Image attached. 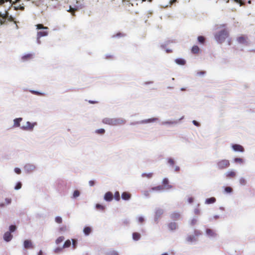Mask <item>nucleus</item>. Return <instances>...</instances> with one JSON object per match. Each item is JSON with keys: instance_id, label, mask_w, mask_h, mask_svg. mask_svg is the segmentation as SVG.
I'll list each match as a JSON object with an SVG mask.
<instances>
[{"instance_id": "f257e3e1", "label": "nucleus", "mask_w": 255, "mask_h": 255, "mask_svg": "<svg viewBox=\"0 0 255 255\" xmlns=\"http://www.w3.org/2000/svg\"><path fill=\"white\" fill-rule=\"evenodd\" d=\"M228 36L229 32L228 30L224 28L216 33L215 35V38L217 42L220 43H222L225 40Z\"/></svg>"}, {"instance_id": "f03ea898", "label": "nucleus", "mask_w": 255, "mask_h": 255, "mask_svg": "<svg viewBox=\"0 0 255 255\" xmlns=\"http://www.w3.org/2000/svg\"><path fill=\"white\" fill-rule=\"evenodd\" d=\"M37 29H42L41 30L38 31L37 33V42L38 43H40V41L39 40V38L43 36H45L48 35V28L47 27H45L42 24H38L36 25Z\"/></svg>"}, {"instance_id": "7ed1b4c3", "label": "nucleus", "mask_w": 255, "mask_h": 255, "mask_svg": "<svg viewBox=\"0 0 255 255\" xmlns=\"http://www.w3.org/2000/svg\"><path fill=\"white\" fill-rule=\"evenodd\" d=\"M103 123L111 126H116L125 123V121L123 120L118 119L105 118L103 120Z\"/></svg>"}, {"instance_id": "20e7f679", "label": "nucleus", "mask_w": 255, "mask_h": 255, "mask_svg": "<svg viewBox=\"0 0 255 255\" xmlns=\"http://www.w3.org/2000/svg\"><path fill=\"white\" fill-rule=\"evenodd\" d=\"M230 165V161L227 159H222L218 161L217 166L219 169L223 170L228 168Z\"/></svg>"}, {"instance_id": "39448f33", "label": "nucleus", "mask_w": 255, "mask_h": 255, "mask_svg": "<svg viewBox=\"0 0 255 255\" xmlns=\"http://www.w3.org/2000/svg\"><path fill=\"white\" fill-rule=\"evenodd\" d=\"M201 232L199 230L194 231V235H188L186 238V241L188 242L192 243L197 240L196 237L201 235Z\"/></svg>"}, {"instance_id": "423d86ee", "label": "nucleus", "mask_w": 255, "mask_h": 255, "mask_svg": "<svg viewBox=\"0 0 255 255\" xmlns=\"http://www.w3.org/2000/svg\"><path fill=\"white\" fill-rule=\"evenodd\" d=\"M36 125V123H31L29 122H27L25 125H23L21 127V128L24 130H32L35 125Z\"/></svg>"}, {"instance_id": "0eeeda50", "label": "nucleus", "mask_w": 255, "mask_h": 255, "mask_svg": "<svg viewBox=\"0 0 255 255\" xmlns=\"http://www.w3.org/2000/svg\"><path fill=\"white\" fill-rule=\"evenodd\" d=\"M248 37L245 35H241L240 36H239L237 38V41L238 42L244 45H248Z\"/></svg>"}, {"instance_id": "6e6552de", "label": "nucleus", "mask_w": 255, "mask_h": 255, "mask_svg": "<svg viewBox=\"0 0 255 255\" xmlns=\"http://www.w3.org/2000/svg\"><path fill=\"white\" fill-rule=\"evenodd\" d=\"M162 187L163 189H170L172 187L171 185L169 184V181L167 178H164L163 179Z\"/></svg>"}, {"instance_id": "1a4fd4ad", "label": "nucleus", "mask_w": 255, "mask_h": 255, "mask_svg": "<svg viewBox=\"0 0 255 255\" xmlns=\"http://www.w3.org/2000/svg\"><path fill=\"white\" fill-rule=\"evenodd\" d=\"M233 149L236 151L243 152L244 151V147L240 144H233L232 145Z\"/></svg>"}, {"instance_id": "9d476101", "label": "nucleus", "mask_w": 255, "mask_h": 255, "mask_svg": "<svg viewBox=\"0 0 255 255\" xmlns=\"http://www.w3.org/2000/svg\"><path fill=\"white\" fill-rule=\"evenodd\" d=\"M113 198V195L112 192H108L104 196V199L107 201H111Z\"/></svg>"}, {"instance_id": "9b49d317", "label": "nucleus", "mask_w": 255, "mask_h": 255, "mask_svg": "<svg viewBox=\"0 0 255 255\" xmlns=\"http://www.w3.org/2000/svg\"><path fill=\"white\" fill-rule=\"evenodd\" d=\"M167 227L170 231H173L177 228V225L175 222H171L168 224Z\"/></svg>"}, {"instance_id": "f8f14e48", "label": "nucleus", "mask_w": 255, "mask_h": 255, "mask_svg": "<svg viewBox=\"0 0 255 255\" xmlns=\"http://www.w3.org/2000/svg\"><path fill=\"white\" fill-rule=\"evenodd\" d=\"M23 244L25 249H31L33 248L32 244L30 240H27L24 241Z\"/></svg>"}, {"instance_id": "ddd939ff", "label": "nucleus", "mask_w": 255, "mask_h": 255, "mask_svg": "<svg viewBox=\"0 0 255 255\" xmlns=\"http://www.w3.org/2000/svg\"><path fill=\"white\" fill-rule=\"evenodd\" d=\"M12 238V236L11 235L10 232H7L5 233L3 236L4 240L6 242L10 241Z\"/></svg>"}, {"instance_id": "4468645a", "label": "nucleus", "mask_w": 255, "mask_h": 255, "mask_svg": "<svg viewBox=\"0 0 255 255\" xmlns=\"http://www.w3.org/2000/svg\"><path fill=\"white\" fill-rule=\"evenodd\" d=\"M236 173L234 171H229L226 173V176L228 178H232L235 177Z\"/></svg>"}, {"instance_id": "2eb2a0df", "label": "nucleus", "mask_w": 255, "mask_h": 255, "mask_svg": "<svg viewBox=\"0 0 255 255\" xmlns=\"http://www.w3.org/2000/svg\"><path fill=\"white\" fill-rule=\"evenodd\" d=\"M131 197V194L127 192H124L122 194V198L123 200H128Z\"/></svg>"}, {"instance_id": "dca6fc26", "label": "nucleus", "mask_w": 255, "mask_h": 255, "mask_svg": "<svg viewBox=\"0 0 255 255\" xmlns=\"http://www.w3.org/2000/svg\"><path fill=\"white\" fill-rule=\"evenodd\" d=\"M141 238V235L137 232H134L132 233V239L134 241H138Z\"/></svg>"}, {"instance_id": "f3484780", "label": "nucleus", "mask_w": 255, "mask_h": 255, "mask_svg": "<svg viewBox=\"0 0 255 255\" xmlns=\"http://www.w3.org/2000/svg\"><path fill=\"white\" fill-rule=\"evenodd\" d=\"M216 199L215 197H211L206 200L205 203L207 204H212L216 202Z\"/></svg>"}, {"instance_id": "a211bd4d", "label": "nucleus", "mask_w": 255, "mask_h": 255, "mask_svg": "<svg viewBox=\"0 0 255 255\" xmlns=\"http://www.w3.org/2000/svg\"><path fill=\"white\" fill-rule=\"evenodd\" d=\"M33 55L31 53L27 54L23 56H22V59L23 60H27L29 59H31L33 58Z\"/></svg>"}, {"instance_id": "6ab92c4d", "label": "nucleus", "mask_w": 255, "mask_h": 255, "mask_svg": "<svg viewBox=\"0 0 255 255\" xmlns=\"http://www.w3.org/2000/svg\"><path fill=\"white\" fill-rule=\"evenodd\" d=\"M22 119L21 118H17L14 120V126L15 127H19L20 122L22 121Z\"/></svg>"}, {"instance_id": "aec40b11", "label": "nucleus", "mask_w": 255, "mask_h": 255, "mask_svg": "<svg viewBox=\"0 0 255 255\" xmlns=\"http://www.w3.org/2000/svg\"><path fill=\"white\" fill-rule=\"evenodd\" d=\"M163 211L161 209H158L156 210L155 212V219L157 220L160 216L163 214Z\"/></svg>"}, {"instance_id": "412c9836", "label": "nucleus", "mask_w": 255, "mask_h": 255, "mask_svg": "<svg viewBox=\"0 0 255 255\" xmlns=\"http://www.w3.org/2000/svg\"><path fill=\"white\" fill-rule=\"evenodd\" d=\"M200 49L197 45H194L192 47L191 51L194 54H197L199 52Z\"/></svg>"}, {"instance_id": "4be33fe9", "label": "nucleus", "mask_w": 255, "mask_h": 255, "mask_svg": "<svg viewBox=\"0 0 255 255\" xmlns=\"http://www.w3.org/2000/svg\"><path fill=\"white\" fill-rule=\"evenodd\" d=\"M83 231L85 235L87 236L91 232V229L89 227H86L84 228Z\"/></svg>"}, {"instance_id": "5701e85b", "label": "nucleus", "mask_w": 255, "mask_h": 255, "mask_svg": "<svg viewBox=\"0 0 255 255\" xmlns=\"http://www.w3.org/2000/svg\"><path fill=\"white\" fill-rule=\"evenodd\" d=\"M71 244V241L70 240H67L65 242L64 245H63V248L65 249L69 248L70 247Z\"/></svg>"}, {"instance_id": "b1692460", "label": "nucleus", "mask_w": 255, "mask_h": 255, "mask_svg": "<svg viewBox=\"0 0 255 255\" xmlns=\"http://www.w3.org/2000/svg\"><path fill=\"white\" fill-rule=\"evenodd\" d=\"M175 62L177 64L181 65H183L185 64V61L184 59L181 58L176 59L175 60Z\"/></svg>"}, {"instance_id": "393cba45", "label": "nucleus", "mask_w": 255, "mask_h": 255, "mask_svg": "<svg viewBox=\"0 0 255 255\" xmlns=\"http://www.w3.org/2000/svg\"><path fill=\"white\" fill-rule=\"evenodd\" d=\"M64 239L65 238L63 236H60L56 239L55 243L57 245H58L62 243L64 240Z\"/></svg>"}, {"instance_id": "a878e982", "label": "nucleus", "mask_w": 255, "mask_h": 255, "mask_svg": "<svg viewBox=\"0 0 255 255\" xmlns=\"http://www.w3.org/2000/svg\"><path fill=\"white\" fill-rule=\"evenodd\" d=\"M96 208L97 210L101 211H104L105 209V207L104 205L100 204H97L96 205Z\"/></svg>"}, {"instance_id": "bb28decb", "label": "nucleus", "mask_w": 255, "mask_h": 255, "mask_svg": "<svg viewBox=\"0 0 255 255\" xmlns=\"http://www.w3.org/2000/svg\"><path fill=\"white\" fill-rule=\"evenodd\" d=\"M206 233L208 235L210 236H214L215 235L213 231L210 229H208L206 230Z\"/></svg>"}, {"instance_id": "cd10ccee", "label": "nucleus", "mask_w": 255, "mask_h": 255, "mask_svg": "<svg viewBox=\"0 0 255 255\" xmlns=\"http://www.w3.org/2000/svg\"><path fill=\"white\" fill-rule=\"evenodd\" d=\"M152 175H153L152 173H142L141 175V176L142 177H146L147 178H150L152 177Z\"/></svg>"}, {"instance_id": "c85d7f7f", "label": "nucleus", "mask_w": 255, "mask_h": 255, "mask_svg": "<svg viewBox=\"0 0 255 255\" xmlns=\"http://www.w3.org/2000/svg\"><path fill=\"white\" fill-rule=\"evenodd\" d=\"M114 198L115 200H116L117 201H119L120 200V193L118 191H117L115 193Z\"/></svg>"}, {"instance_id": "c756f323", "label": "nucleus", "mask_w": 255, "mask_h": 255, "mask_svg": "<svg viewBox=\"0 0 255 255\" xmlns=\"http://www.w3.org/2000/svg\"><path fill=\"white\" fill-rule=\"evenodd\" d=\"M198 40L200 43L204 44L205 41V39L203 36H199L198 37Z\"/></svg>"}, {"instance_id": "7c9ffc66", "label": "nucleus", "mask_w": 255, "mask_h": 255, "mask_svg": "<svg viewBox=\"0 0 255 255\" xmlns=\"http://www.w3.org/2000/svg\"><path fill=\"white\" fill-rule=\"evenodd\" d=\"M63 249L64 248H63V247H61V248H60V247L56 248L54 250V253H56V254L60 253V252H61L63 251Z\"/></svg>"}, {"instance_id": "2f4dec72", "label": "nucleus", "mask_w": 255, "mask_h": 255, "mask_svg": "<svg viewBox=\"0 0 255 255\" xmlns=\"http://www.w3.org/2000/svg\"><path fill=\"white\" fill-rule=\"evenodd\" d=\"M168 163L170 165L173 166L175 163V162L173 158H169L168 159Z\"/></svg>"}, {"instance_id": "473e14b6", "label": "nucleus", "mask_w": 255, "mask_h": 255, "mask_svg": "<svg viewBox=\"0 0 255 255\" xmlns=\"http://www.w3.org/2000/svg\"><path fill=\"white\" fill-rule=\"evenodd\" d=\"M233 189L230 187H226L225 188V191L227 193H230L232 192Z\"/></svg>"}, {"instance_id": "72a5a7b5", "label": "nucleus", "mask_w": 255, "mask_h": 255, "mask_svg": "<svg viewBox=\"0 0 255 255\" xmlns=\"http://www.w3.org/2000/svg\"><path fill=\"white\" fill-rule=\"evenodd\" d=\"M239 182H240V183L242 185H245L247 182L246 179L243 177H242L240 179Z\"/></svg>"}, {"instance_id": "f704fd0d", "label": "nucleus", "mask_w": 255, "mask_h": 255, "mask_svg": "<svg viewBox=\"0 0 255 255\" xmlns=\"http://www.w3.org/2000/svg\"><path fill=\"white\" fill-rule=\"evenodd\" d=\"M107 255H119L118 253L115 251H111L109 252Z\"/></svg>"}, {"instance_id": "c9c22d12", "label": "nucleus", "mask_w": 255, "mask_h": 255, "mask_svg": "<svg viewBox=\"0 0 255 255\" xmlns=\"http://www.w3.org/2000/svg\"><path fill=\"white\" fill-rule=\"evenodd\" d=\"M105 130L103 128H100V129H97L96 131V133H97L98 134H104L105 133Z\"/></svg>"}, {"instance_id": "e433bc0d", "label": "nucleus", "mask_w": 255, "mask_h": 255, "mask_svg": "<svg viewBox=\"0 0 255 255\" xmlns=\"http://www.w3.org/2000/svg\"><path fill=\"white\" fill-rule=\"evenodd\" d=\"M21 186H22V184H21V182H18V183L16 184V186H15V187H14V189H15V190H18V189H20V188H21Z\"/></svg>"}, {"instance_id": "4c0bfd02", "label": "nucleus", "mask_w": 255, "mask_h": 255, "mask_svg": "<svg viewBox=\"0 0 255 255\" xmlns=\"http://www.w3.org/2000/svg\"><path fill=\"white\" fill-rule=\"evenodd\" d=\"M234 161L236 163H242L243 162V160L241 158H235L234 159Z\"/></svg>"}, {"instance_id": "58836bf2", "label": "nucleus", "mask_w": 255, "mask_h": 255, "mask_svg": "<svg viewBox=\"0 0 255 255\" xmlns=\"http://www.w3.org/2000/svg\"><path fill=\"white\" fill-rule=\"evenodd\" d=\"M79 195H80V192L78 190L74 191V192L73 193V195L74 198H76V197H78Z\"/></svg>"}, {"instance_id": "ea45409f", "label": "nucleus", "mask_w": 255, "mask_h": 255, "mask_svg": "<svg viewBox=\"0 0 255 255\" xmlns=\"http://www.w3.org/2000/svg\"><path fill=\"white\" fill-rule=\"evenodd\" d=\"M180 216L179 214L178 213H173L171 215V217L173 219H178Z\"/></svg>"}, {"instance_id": "a19ab883", "label": "nucleus", "mask_w": 255, "mask_h": 255, "mask_svg": "<svg viewBox=\"0 0 255 255\" xmlns=\"http://www.w3.org/2000/svg\"><path fill=\"white\" fill-rule=\"evenodd\" d=\"M55 221L59 224H60L62 222V219L60 217H56L55 218Z\"/></svg>"}, {"instance_id": "79ce46f5", "label": "nucleus", "mask_w": 255, "mask_h": 255, "mask_svg": "<svg viewBox=\"0 0 255 255\" xmlns=\"http://www.w3.org/2000/svg\"><path fill=\"white\" fill-rule=\"evenodd\" d=\"M16 226L14 225H11L9 227V231L10 232H13L16 230Z\"/></svg>"}, {"instance_id": "37998d69", "label": "nucleus", "mask_w": 255, "mask_h": 255, "mask_svg": "<svg viewBox=\"0 0 255 255\" xmlns=\"http://www.w3.org/2000/svg\"><path fill=\"white\" fill-rule=\"evenodd\" d=\"M155 120V119H148V120H146L145 121H142L141 123H149V122H153Z\"/></svg>"}, {"instance_id": "c03bdc74", "label": "nucleus", "mask_w": 255, "mask_h": 255, "mask_svg": "<svg viewBox=\"0 0 255 255\" xmlns=\"http://www.w3.org/2000/svg\"><path fill=\"white\" fill-rule=\"evenodd\" d=\"M197 222V219H193L191 220V221L190 222V225L191 226H194L196 224Z\"/></svg>"}, {"instance_id": "a18cd8bd", "label": "nucleus", "mask_w": 255, "mask_h": 255, "mask_svg": "<svg viewBox=\"0 0 255 255\" xmlns=\"http://www.w3.org/2000/svg\"><path fill=\"white\" fill-rule=\"evenodd\" d=\"M14 172L18 174H19L21 173V170L20 168L16 167L14 168Z\"/></svg>"}, {"instance_id": "49530a36", "label": "nucleus", "mask_w": 255, "mask_h": 255, "mask_svg": "<svg viewBox=\"0 0 255 255\" xmlns=\"http://www.w3.org/2000/svg\"><path fill=\"white\" fill-rule=\"evenodd\" d=\"M144 218L142 217H139L138 218V221L139 223H142L144 222Z\"/></svg>"}, {"instance_id": "de8ad7c7", "label": "nucleus", "mask_w": 255, "mask_h": 255, "mask_svg": "<svg viewBox=\"0 0 255 255\" xmlns=\"http://www.w3.org/2000/svg\"><path fill=\"white\" fill-rule=\"evenodd\" d=\"M116 36L117 37H124L125 36V34L124 33L119 32L116 34Z\"/></svg>"}, {"instance_id": "09e8293b", "label": "nucleus", "mask_w": 255, "mask_h": 255, "mask_svg": "<svg viewBox=\"0 0 255 255\" xmlns=\"http://www.w3.org/2000/svg\"><path fill=\"white\" fill-rule=\"evenodd\" d=\"M72 245L73 246V248L75 249V248H76L77 242L75 239H72Z\"/></svg>"}, {"instance_id": "8fccbe9b", "label": "nucleus", "mask_w": 255, "mask_h": 255, "mask_svg": "<svg viewBox=\"0 0 255 255\" xmlns=\"http://www.w3.org/2000/svg\"><path fill=\"white\" fill-rule=\"evenodd\" d=\"M0 17L5 19L7 17V13L2 14L1 12H0Z\"/></svg>"}, {"instance_id": "3c124183", "label": "nucleus", "mask_w": 255, "mask_h": 255, "mask_svg": "<svg viewBox=\"0 0 255 255\" xmlns=\"http://www.w3.org/2000/svg\"><path fill=\"white\" fill-rule=\"evenodd\" d=\"M89 184L90 185V186H93L95 184V182L94 181H93V180H90L89 182Z\"/></svg>"}, {"instance_id": "603ef678", "label": "nucleus", "mask_w": 255, "mask_h": 255, "mask_svg": "<svg viewBox=\"0 0 255 255\" xmlns=\"http://www.w3.org/2000/svg\"><path fill=\"white\" fill-rule=\"evenodd\" d=\"M5 200L7 204H10L11 203V199L10 198H6Z\"/></svg>"}, {"instance_id": "864d4df0", "label": "nucleus", "mask_w": 255, "mask_h": 255, "mask_svg": "<svg viewBox=\"0 0 255 255\" xmlns=\"http://www.w3.org/2000/svg\"><path fill=\"white\" fill-rule=\"evenodd\" d=\"M155 188L157 190H161V189H163L162 185V186H158L156 187H155Z\"/></svg>"}, {"instance_id": "5fc2aeb1", "label": "nucleus", "mask_w": 255, "mask_h": 255, "mask_svg": "<svg viewBox=\"0 0 255 255\" xmlns=\"http://www.w3.org/2000/svg\"><path fill=\"white\" fill-rule=\"evenodd\" d=\"M188 202L190 203H192L193 202V198L192 197H190L188 199Z\"/></svg>"}, {"instance_id": "6e6d98bb", "label": "nucleus", "mask_w": 255, "mask_h": 255, "mask_svg": "<svg viewBox=\"0 0 255 255\" xmlns=\"http://www.w3.org/2000/svg\"><path fill=\"white\" fill-rule=\"evenodd\" d=\"M193 123L194 124V125H195L196 126H199V124L196 121H193Z\"/></svg>"}, {"instance_id": "4d7b16f0", "label": "nucleus", "mask_w": 255, "mask_h": 255, "mask_svg": "<svg viewBox=\"0 0 255 255\" xmlns=\"http://www.w3.org/2000/svg\"><path fill=\"white\" fill-rule=\"evenodd\" d=\"M205 73V71H200V72H198V74L200 75H204Z\"/></svg>"}, {"instance_id": "13d9d810", "label": "nucleus", "mask_w": 255, "mask_h": 255, "mask_svg": "<svg viewBox=\"0 0 255 255\" xmlns=\"http://www.w3.org/2000/svg\"><path fill=\"white\" fill-rule=\"evenodd\" d=\"M179 170H180V167H179V166H176V167H175V170L176 171H177H177H179Z\"/></svg>"}, {"instance_id": "bf43d9fd", "label": "nucleus", "mask_w": 255, "mask_h": 255, "mask_svg": "<svg viewBox=\"0 0 255 255\" xmlns=\"http://www.w3.org/2000/svg\"><path fill=\"white\" fill-rule=\"evenodd\" d=\"M176 1V0H170V3L172 4Z\"/></svg>"}, {"instance_id": "052dcab7", "label": "nucleus", "mask_w": 255, "mask_h": 255, "mask_svg": "<svg viewBox=\"0 0 255 255\" xmlns=\"http://www.w3.org/2000/svg\"><path fill=\"white\" fill-rule=\"evenodd\" d=\"M195 213L196 214H199V211L198 210H196L195 211Z\"/></svg>"}, {"instance_id": "680f3d73", "label": "nucleus", "mask_w": 255, "mask_h": 255, "mask_svg": "<svg viewBox=\"0 0 255 255\" xmlns=\"http://www.w3.org/2000/svg\"><path fill=\"white\" fill-rule=\"evenodd\" d=\"M89 103H91V104H95V103H97V102H95V101H89Z\"/></svg>"}, {"instance_id": "e2e57ef3", "label": "nucleus", "mask_w": 255, "mask_h": 255, "mask_svg": "<svg viewBox=\"0 0 255 255\" xmlns=\"http://www.w3.org/2000/svg\"><path fill=\"white\" fill-rule=\"evenodd\" d=\"M0 23L1 24H2L4 23V21L2 19H0Z\"/></svg>"}, {"instance_id": "0e129e2a", "label": "nucleus", "mask_w": 255, "mask_h": 255, "mask_svg": "<svg viewBox=\"0 0 255 255\" xmlns=\"http://www.w3.org/2000/svg\"><path fill=\"white\" fill-rule=\"evenodd\" d=\"M38 255H42V252L41 251H40V252L38 253Z\"/></svg>"}, {"instance_id": "69168bd1", "label": "nucleus", "mask_w": 255, "mask_h": 255, "mask_svg": "<svg viewBox=\"0 0 255 255\" xmlns=\"http://www.w3.org/2000/svg\"><path fill=\"white\" fill-rule=\"evenodd\" d=\"M32 93H35V94H36L37 95H39V93L38 92H34V91H33V92H32Z\"/></svg>"}, {"instance_id": "338daca9", "label": "nucleus", "mask_w": 255, "mask_h": 255, "mask_svg": "<svg viewBox=\"0 0 255 255\" xmlns=\"http://www.w3.org/2000/svg\"><path fill=\"white\" fill-rule=\"evenodd\" d=\"M161 255H168V254L167 253H164V254H162Z\"/></svg>"}, {"instance_id": "774afa93", "label": "nucleus", "mask_w": 255, "mask_h": 255, "mask_svg": "<svg viewBox=\"0 0 255 255\" xmlns=\"http://www.w3.org/2000/svg\"><path fill=\"white\" fill-rule=\"evenodd\" d=\"M72 8H71V7H70V11H71V12H72Z\"/></svg>"}]
</instances>
